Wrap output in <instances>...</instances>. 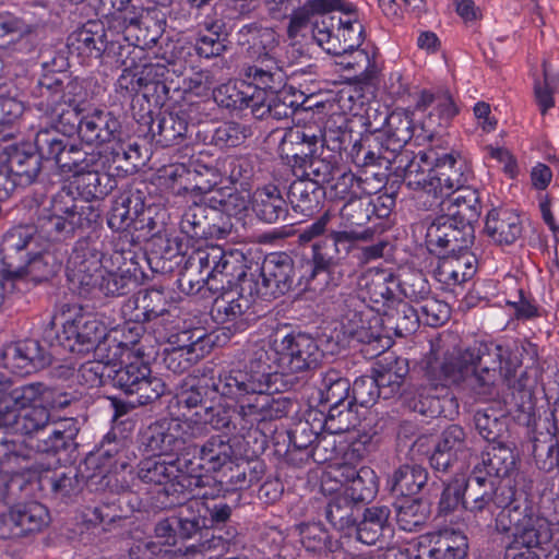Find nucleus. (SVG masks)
Returning a JSON list of instances; mask_svg holds the SVG:
<instances>
[{
  "label": "nucleus",
  "instance_id": "nucleus-1",
  "mask_svg": "<svg viewBox=\"0 0 559 559\" xmlns=\"http://www.w3.org/2000/svg\"><path fill=\"white\" fill-rule=\"evenodd\" d=\"M429 389L417 390L418 404L414 409L421 414L436 413L439 395L450 384L468 381L474 395L487 400L496 393L499 382L510 391L511 402L521 411L531 408L533 391L528 377L521 370V360L509 346L496 342H475L473 346L454 349L441 359L429 360L426 367Z\"/></svg>",
  "mask_w": 559,
  "mask_h": 559
},
{
  "label": "nucleus",
  "instance_id": "nucleus-2",
  "mask_svg": "<svg viewBox=\"0 0 559 559\" xmlns=\"http://www.w3.org/2000/svg\"><path fill=\"white\" fill-rule=\"evenodd\" d=\"M97 218L98 211L92 204L74 199L69 191H59L50 206L44 209L36 227L17 226L5 233L0 248L5 269L14 266L41 242L66 239L76 229L91 227Z\"/></svg>",
  "mask_w": 559,
  "mask_h": 559
},
{
  "label": "nucleus",
  "instance_id": "nucleus-3",
  "mask_svg": "<svg viewBox=\"0 0 559 559\" xmlns=\"http://www.w3.org/2000/svg\"><path fill=\"white\" fill-rule=\"evenodd\" d=\"M281 380L274 371L253 368L247 364L245 369L223 372L213 381V390L222 396L234 399L239 406V415L249 424L273 420L286 416L292 403L285 397H274L276 382Z\"/></svg>",
  "mask_w": 559,
  "mask_h": 559
},
{
  "label": "nucleus",
  "instance_id": "nucleus-4",
  "mask_svg": "<svg viewBox=\"0 0 559 559\" xmlns=\"http://www.w3.org/2000/svg\"><path fill=\"white\" fill-rule=\"evenodd\" d=\"M369 308L359 297H349L345 300L340 317V324L345 335L360 343H382L384 348L390 345L388 333L393 331L397 336L413 333L418 326V314L411 305L404 300H396L393 306L383 310Z\"/></svg>",
  "mask_w": 559,
  "mask_h": 559
},
{
  "label": "nucleus",
  "instance_id": "nucleus-5",
  "mask_svg": "<svg viewBox=\"0 0 559 559\" xmlns=\"http://www.w3.org/2000/svg\"><path fill=\"white\" fill-rule=\"evenodd\" d=\"M67 276L72 288L90 299L126 295L135 281L130 271L108 270L106 255L88 239L75 242L68 260Z\"/></svg>",
  "mask_w": 559,
  "mask_h": 559
},
{
  "label": "nucleus",
  "instance_id": "nucleus-6",
  "mask_svg": "<svg viewBox=\"0 0 559 559\" xmlns=\"http://www.w3.org/2000/svg\"><path fill=\"white\" fill-rule=\"evenodd\" d=\"M38 110L48 114L64 134L78 131L87 144H102L115 141L120 131L119 120L109 111L94 108L85 114L71 99H66L59 81L40 85Z\"/></svg>",
  "mask_w": 559,
  "mask_h": 559
},
{
  "label": "nucleus",
  "instance_id": "nucleus-7",
  "mask_svg": "<svg viewBox=\"0 0 559 559\" xmlns=\"http://www.w3.org/2000/svg\"><path fill=\"white\" fill-rule=\"evenodd\" d=\"M322 357L323 352L313 336L301 332L284 335L276 332L251 347L248 364L253 368H267L281 377L314 369Z\"/></svg>",
  "mask_w": 559,
  "mask_h": 559
},
{
  "label": "nucleus",
  "instance_id": "nucleus-8",
  "mask_svg": "<svg viewBox=\"0 0 559 559\" xmlns=\"http://www.w3.org/2000/svg\"><path fill=\"white\" fill-rule=\"evenodd\" d=\"M190 259L198 269L199 278L193 281L182 276L179 280L181 289L188 294H198L205 286L213 293L253 286L254 274L248 275L245 255L239 251H225L218 246H209L197 250Z\"/></svg>",
  "mask_w": 559,
  "mask_h": 559
},
{
  "label": "nucleus",
  "instance_id": "nucleus-9",
  "mask_svg": "<svg viewBox=\"0 0 559 559\" xmlns=\"http://www.w3.org/2000/svg\"><path fill=\"white\" fill-rule=\"evenodd\" d=\"M0 455L2 456L0 460L1 471L13 478L21 476L32 481L37 477L41 487H45L46 484L49 485L51 491L60 497H68L74 490L73 476L64 472H55L52 476H48L51 468L59 462L55 456H49L47 462L41 455L32 459L31 453L21 442L8 438L0 439Z\"/></svg>",
  "mask_w": 559,
  "mask_h": 559
},
{
  "label": "nucleus",
  "instance_id": "nucleus-10",
  "mask_svg": "<svg viewBox=\"0 0 559 559\" xmlns=\"http://www.w3.org/2000/svg\"><path fill=\"white\" fill-rule=\"evenodd\" d=\"M237 454L228 440L222 437H211L199 450L198 455H181V465L186 467L195 497L214 499L222 492V484L209 473L221 472L225 468L233 471Z\"/></svg>",
  "mask_w": 559,
  "mask_h": 559
},
{
  "label": "nucleus",
  "instance_id": "nucleus-11",
  "mask_svg": "<svg viewBox=\"0 0 559 559\" xmlns=\"http://www.w3.org/2000/svg\"><path fill=\"white\" fill-rule=\"evenodd\" d=\"M362 453L353 444L344 454V463H332L324 471L321 479L323 495H334L343 491L355 503L371 500L378 490L377 475L373 469L354 465L360 461Z\"/></svg>",
  "mask_w": 559,
  "mask_h": 559
},
{
  "label": "nucleus",
  "instance_id": "nucleus-12",
  "mask_svg": "<svg viewBox=\"0 0 559 559\" xmlns=\"http://www.w3.org/2000/svg\"><path fill=\"white\" fill-rule=\"evenodd\" d=\"M241 34L249 36L248 53L259 63L245 67L243 78L254 79L273 88H282L285 85L283 71L285 61L282 58V48L275 31L269 27L245 26Z\"/></svg>",
  "mask_w": 559,
  "mask_h": 559
},
{
  "label": "nucleus",
  "instance_id": "nucleus-13",
  "mask_svg": "<svg viewBox=\"0 0 559 559\" xmlns=\"http://www.w3.org/2000/svg\"><path fill=\"white\" fill-rule=\"evenodd\" d=\"M136 475L143 484L156 488L159 508H170L190 496L195 497L186 467L181 465V456L171 461L155 456L143 459L138 465Z\"/></svg>",
  "mask_w": 559,
  "mask_h": 559
},
{
  "label": "nucleus",
  "instance_id": "nucleus-14",
  "mask_svg": "<svg viewBox=\"0 0 559 559\" xmlns=\"http://www.w3.org/2000/svg\"><path fill=\"white\" fill-rule=\"evenodd\" d=\"M481 464L483 467L479 464L474 466L467 479V492L463 502V508L477 526L489 525L499 508L506 507L512 498L510 490L500 491L490 479L492 475L499 474L492 460L483 457Z\"/></svg>",
  "mask_w": 559,
  "mask_h": 559
},
{
  "label": "nucleus",
  "instance_id": "nucleus-15",
  "mask_svg": "<svg viewBox=\"0 0 559 559\" xmlns=\"http://www.w3.org/2000/svg\"><path fill=\"white\" fill-rule=\"evenodd\" d=\"M362 25L350 14L323 13L313 22L312 36L328 53L345 56L362 43Z\"/></svg>",
  "mask_w": 559,
  "mask_h": 559
},
{
  "label": "nucleus",
  "instance_id": "nucleus-16",
  "mask_svg": "<svg viewBox=\"0 0 559 559\" xmlns=\"http://www.w3.org/2000/svg\"><path fill=\"white\" fill-rule=\"evenodd\" d=\"M62 317V330L57 334V340L64 349L82 355L96 350L97 345L106 340L107 326L97 314L73 307Z\"/></svg>",
  "mask_w": 559,
  "mask_h": 559
},
{
  "label": "nucleus",
  "instance_id": "nucleus-17",
  "mask_svg": "<svg viewBox=\"0 0 559 559\" xmlns=\"http://www.w3.org/2000/svg\"><path fill=\"white\" fill-rule=\"evenodd\" d=\"M204 435V421L170 418L156 421L143 433L145 450L155 456L177 454L187 442Z\"/></svg>",
  "mask_w": 559,
  "mask_h": 559
},
{
  "label": "nucleus",
  "instance_id": "nucleus-18",
  "mask_svg": "<svg viewBox=\"0 0 559 559\" xmlns=\"http://www.w3.org/2000/svg\"><path fill=\"white\" fill-rule=\"evenodd\" d=\"M114 367L111 383L127 395H135L133 405H145L157 400L165 392L162 379L151 374L143 357L118 359Z\"/></svg>",
  "mask_w": 559,
  "mask_h": 559
},
{
  "label": "nucleus",
  "instance_id": "nucleus-19",
  "mask_svg": "<svg viewBox=\"0 0 559 559\" xmlns=\"http://www.w3.org/2000/svg\"><path fill=\"white\" fill-rule=\"evenodd\" d=\"M468 540L457 530L443 528L421 535L406 548L399 549L396 559H467Z\"/></svg>",
  "mask_w": 559,
  "mask_h": 559
},
{
  "label": "nucleus",
  "instance_id": "nucleus-20",
  "mask_svg": "<svg viewBox=\"0 0 559 559\" xmlns=\"http://www.w3.org/2000/svg\"><path fill=\"white\" fill-rule=\"evenodd\" d=\"M254 296L257 294L253 286L221 290L212 308L214 320L233 332L246 330L257 318Z\"/></svg>",
  "mask_w": 559,
  "mask_h": 559
},
{
  "label": "nucleus",
  "instance_id": "nucleus-21",
  "mask_svg": "<svg viewBox=\"0 0 559 559\" xmlns=\"http://www.w3.org/2000/svg\"><path fill=\"white\" fill-rule=\"evenodd\" d=\"M51 522L48 508L38 501L15 503L0 513V538L21 539L41 533Z\"/></svg>",
  "mask_w": 559,
  "mask_h": 559
},
{
  "label": "nucleus",
  "instance_id": "nucleus-22",
  "mask_svg": "<svg viewBox=\"0 0 559 559\" xmlns=\"http://www.w3.org/2000/svg\"><path fill=\"white\" fill-rule=\"evenodd\" d=\"M108 159H102V155L95 151L90 152V157L83 165L82 171H79L75 177V185L80 190L83 198H76V200H83L92 204L98 211V217H100V210L90 199H102L110 193L116 187V176H120L121 173H127L122 165H117L115 171L107 166ZM61 191L70 190L62 189ZM74 199L75 197L72 195ZM99 218H97L98 221Z\"/></svg>",
  "mask_w": 559,
  "mask_h": 559
},
{
  "label": "nucleus",
  "instance_id": "nucleus-23",
  "mask_svg": "<svg viewBox=\"0 0 559 559\" xmlns=\"http://www.w3.org/2000/svg\"><path fill=\"white\" fill-rule=\"evenodd\" d=\"M248 84L241 83L242 90L235 85L227 84L221 86L215 93V99L221 105L230 108H250L251 114L258 119H264L270 114L271 98L278 93L281 88H273L258 82L254 79H246Z\"/></svg>",
  "mask_w": 559,
  "mask_h": 559
},
{
  "label": "nucleus",
  "instance_id": "nucleus-24",
  "mask_svg": "<svg viewBox=\"0 0 559 559\" xmlns=\"http://www.w3.org/2000/svg\"><path fill=\"white\" fill-rule=\"evenodd\" d=\"M427 211L438 210L442 215L452 221V224L473 235V224L480 216V202L478 192L474 189H462L449 195L438 194L426 202Z\"/></svg>",
  "mask_w": 559,
  "mask_h": 559
},
{
  "label": "nucleus",
  "instance_id": "nucleus-25",
  "mask_svg": "<svg viewBox=\"0 0 559 559\" xmlns=\"http://www.w3.org/2000/svg\"><path fill=\"white\" fill-rule=\"evenodd\" d=\"M191 48L174 45L170 56L164 61L158 60L143 64L140 69L139 80L142 82L145 93H167L169 87L167 82L173 81V76L183 75L188 67V57L191 56Z\"/></svg>",
  "mask_w": 559,
  "mask_h": 559
},
{
  "label": "nucleus",
  "instance_id": "nucleus-26",
  "mask_svg": "<svg viewBox=\"0 0 559 559\" xmlns=\"http://www.w3.org/2000/svg\"><path fill=\"white\" fill-rule=\"evenodd\" d=\"M50 362L51 355L36 340L10 343L0 353V366L19 376L34 373Z\"/></svg>",
  "mask_w": 559,
  "mask_h": 559
},
{
  "label": "nucleus",
  "instance_id": "nucleus-27",
  "mask_svg": "<svg viewBox=\"0 0 559 559\" xmlns=\"http://www.w3.org/2000/svg\"><path fill=\"white\" fill-rule=\"evenodd\" d=\"M155 538L157 539L156 542L142 543L135 547L139 551H142L143 547L142 559H188L195 551L211 548L210 540H206L199 546L192 545L187 548L185 554L180 549H175L174 547L179 540L176 516L157 522Z\"/></svg>",
  "mask_w": 559,
  "mask_h": 559
},
{
  "label": "nucleus",
  "instance_id": "nucleus-28",
  "mask_svg": "<svg viewBox=\"0 0 559 559\" xmlns=\"http://www.w3.org/2000/svg\"><path fill=\"white\" fill-rule=\"evenodd\" d=\"M293 274L294 263L288 254H269L259 269L261 283L255 280L253 282L257 296L276 297L285 294L292 286Z\"/></svg>",
  "mask_w": 559,
  "mask_h": 559
},
{
  "label": "nucleus",
  "instance_id": "nucleus-29",
  "mask_svg": "<svg viewBox=\"0 0 559 559\" xmlns=\"http://www.w3.org/2000/svg\"><path fill=\"white\" fill-rule=\"evenodd\" d=\"M50 423V414L44 404H8L0 406V429L13 433L33 435L41 431Z\"/></svg>",
  "mask_w": 559,
  "mask_h": 559
},
{
  "label": "nucleus",
  "instance_id": "nucleus-30",
  "mask_svg": "<svg viewBox=\"0 0 559 559\" xmlns=\"http://www.w3.org/2000/svg\"><path fill=\"white\" fill-rule=\"evenodd\" d=\"M433 152L420 151L414 155L404 166L403 180L405 185L415 191L414 198L426 210V202L438 195V186L430 185L437 181V174L432 169Z\"/></svg>",
  "mask_w": 559,
  "mask_h": 559
},
{
  "label": "nucleus",
  "instance_id": "nucleus-31",
  "mask_svg": "<svg viewBox=\"0 0 559 559\" xmlns=\"http://www.w3.org/2000/svg\"><path fill=\"white\" fill-rule=\"evenodd\" d=\"M469 454L466 432L459 425H450L441 432L430 456V465L438 472H448L454 464L461 463L459 469H463Z\"/></svg>",
  "mask_w": 559,
  "mask_h": 559
},
{
  "label": "nucleus",
  "instance_id": "nucleus-32",
  "mask_svg": "<svg viewBox=\"0 0 559 559\" xmlns=\"http://www.w3.org/2000/svg\"><path fill=\"white\" fill-rule=\"evenodd\" d=\"M309 167L310 173L307 175L312 174L316 179L300 178L289 187V200L293 209L305 216H311L319 210L324 194L319 182L325 180L329 169V166L322 160H312Z\"/></svg>",
  "mask_w": 559,
  "mask_h": 559
},
{
  "label": "nucleus",
  "instance_id": "nucleus-33",
  "mask_svg": "<svg viewBox=\"0 0 559 559\" xmlns=\"http://www.w3.org/2000/svg\"><path fill=\"white\" fill-rule=\"evenodd\" d=\"M52 242H41L37 249L25 253L14 266L5 269L8 277L14 280L26 278L34 283H40L52 276L61 264V260L50 251Z\"/></svg>",
  "mask_w": 559,
  "mask_h": 559
},
{
  "label": "nucleus",
  "instance_id": "nucleus-34",
  "mask_svg": "<svg viewBox=\"0 0 559 559\" xmlns=\"http://www.w3.org/2000/svg\"><path fill=\"white\" fill-rule=\"evenodd\" d=\"M144 197L139 190L120 193L112 201L107 224L114 231H131L144 226Z\"/></svg>",
  "mask_w": 559,
  "mask_h": 559
},
{
  "label": "nucleus",
  "instance_id": "nucleus-35",
  "mask_svg": "<svg viewBox=\"0 0 559 559\" xmlns=\"http://www.w3.org/2000/svg\"><path fill=\"white\" fill-rule=\"evenodd\" d=\"M213 381L217 379H211L212 392ZM210 380L205 377L195 378L187 377L176 388L174 397L169 402V409L175 418L179 419H195L194 412H204L203 401L204 396L209 394Z\"/></svg>",
  "mask_w": 559,
  "mask_h": 559
},
{
  "label": "nucleus",
  "instance_id": "nucleus-36",
  "mask_svg": "<svg viewBox=\"0 0 559 559\" xmlns=\"http://www.w3.org/2000/svg\"><path fill=\"white\" fill-rule=\"evenodd\" d=\"M435 173L438 194L449 195L452 192L467 189L465 185L472 177L469 162L457 152L444 154L437 159Z\"/></svg>",
  "mask_w": 559,
  "mask_h": 559
},
{
  "label": "nucleus",
  "instance_id": "nucleus-37",
  "mask_svg": "<svg viewBox=\"0 0 559 559\" xmlns=\"http://www.w3.org/2000/svg\"><path fill=\"white\" fill-rule=\"evenodd\" d=\"M361 297L374 306L369 308L383 310L393 306L399 298L400 280L390 271H370L362 277Z\"/></svg>",
  "mask_w": 559,
  "mask_h": 559
},
{
  "label": "nucleus",
  "instance_id": "nucleus-38",
  "mask_svg": "<svg viewBox=\"0 0 559 559\" xmlns=\"http://www.w3.org/2000/svg\"><path fill=\"white\" fill-rule=\"evenodd\" d=\"M143 335V328L138 324H124L119 328L110 330L103 343H99V352L103 355L104 350L109 354L107 359H130L132 357H143L144 350L140 346V341Z\"/></svg>",
  "mask_w": 559,
  "mask_h": 559
},
{
  "label": "nucleus",
  "instance_id": "nucleus-39",
  "mask_svg": "<svg viewBox=\"0 0 559 559\" xmlns=\"http://www.w3.org/2000/svg\"><path fill=\"white\" fill-rule=\"evenodd\" d=\"M108 45L107 33L104 25L90 21L81 28L72 32L68 37V48L83 61L99 59Z\"/></svg>",
  "mask_w": 559,
  "mask_h": 559
},
{
  "label": "nucleus",
  "instance_id": "nucleus-40",
  "mask_svg": "<svg viewBox=\"0 0 559 559\" xmlns=\"http://www.w3.org/2000/svg\"><path fill=\"white\" fill-rule=\"evenodd\" d=\"M473 235L465 233L457 224H452L450 218L440 215L427 228L426 242L430 251L440 253L443 250L455 252L467 248Z\"/></svg>",
  "mask_w": 559,
  "mask_h": 559
},
{
  "label": "nucleus",
  "instance_id": "nucleus-41",
  "mask_svg": "<svg viewBox=\"0 0 559 559\" xmlns=\"http://www.w3.org/2000/svg\"><path fill=\"white\" fill-rule=\"evenodd\" d=\"M475 273L476 258L467 248H463L457 253L452 252L440 258L435 270V277L439 283L450 288L471 280Z\"/></svg>",
  "mask_w": 559,
  "mask_h": 559
},
{
  "label": "nucleus",
  "instance_id": "nucleus-42",
  "mask_svg": "<svg viewBox=\"0 0 559 559\" xmlns=\"http://www.w3.org/2000/svg\"><path fill=\"white\" fill-rule=\"evenodd\" d=\"M522 229L520 216L509 209H492L486 216L485 233L496 245L507 246L515 242Z\"/></svg>",
  "mask_w": 559,
  "mask_h": 559
},
{
  "label": "nucleus",
  "instance_id": "nucleus-43",
  "mask_svg": "<svg viewBox=\"0 0 559 559\" xmlns=\"http://www.w3.org/2000/svg\"><path fill=\"white\" fill-rule=\"evenodd\" d=\"M251 211L260 221L274 224L285 218L287 204L277 186L265 185L252 193Z\"/></svg>",
  "mask_w": 559,
  "mask_h": 559
},
{
  "label": "nucleus",
  "instance_id": "nucleus-44",
  "mask_svg": "<svg viewBox=\"0 0 559 559\" xmlns=\"http://www.w3.org/2000/svg\"><path fill=\"white\" fill-rule=\"evenodd\" d=\"M321 142V134H319L312 127H296L285 132L280 150L282 155L286 158L305 160L317 153L318 146Z\"/></svg>",
  "mask_w": 559,
  "mask_h": 559
},
{
  "label": "nucleus",
  "instance_id": "nucleus-45",
  "mask_svg": "<svg viewBox=\"0 0 559 559\" xmlns=\"http://www.w3.org/2000/svg\"><path fill=\"white\" fill-rule=\"evenodd\" d=\"M8 171L14 183L28 186L36 179L40 170V157L36 153L26 152L20 147H12L7 153Z\"/></svg>",
  "mask_w": 559,
  "mask_h": 559
},
{
  "label": "nucleus",
  "instance_id": "nucleus-46",
  "mask_svg": "<svg viewBox=\"0 0 559 559\" xmlns=\"http://www.w3.org/2000/svg\"><path fill=\"white\" fill-rule=\"evenodd\" d=\"M203 334L199 332L181 331L176 335H173L169 340L171 345L170 349H166L167 354L165 362L167 368L174 372H182L191 366L192 359L185 357V355H191L197 350Z\"/></svg>",
  "mask_w": 559,
  "mask_h": 559
},
{
  "label": "nucleus",
  "instance_id": "nucleus-47",
  "mask_svg": "<svg viewBox=\"0 0 559 559\" xmlns=\"http://www.w3.org/2000/svg\"><path fill=\"white\" fill-rule=\"evenodd\" d=\"M359 419L357 414L349 407V405H337L330 407L329 414L324 419L323 430L329 436H316L317 444L314 445V454L321 449H326L325 445L334 444V440L330 441L333 435L344 433L355 428Z\"/></svg>",
  "mask_w": 559,
  "mask_h": 559
},
{
  "label": "nucleus",
  "instance_id": "nucleus-48",
  "mask_svg": "<svg viewBox=\"0 0 559 559\" xmlns=\"http://www.w3.org/2000/svg\"><path fill=\"white\" fill-rule=\"evenodd\" d=\"M203 498L192 497L176 516L179 539H189L209 527L207 506Z\"/></svg>",
  "mask_w": 559,
  "mask_h": 559
},
{
  "label": "nucleus",
  "instance_id": "nucleus-49",
  "mask_svg": "<svg viewBox=\"0 0 559 559\" xmlns=\"http://www.w3.org/2000/svg\"><path fill=\"white\" fill-rule=\"evenodd\" d=\"M428 480L427 471L417 464L400 466L388 479V488L397 496L417 495Z\"/></svg>",
  "mask_w": 559,
  "mask_h": 559
},
{
  "label": "nucleus",
  "instance_id": "nucleus-50",
  "mask_svg": "<svg viewBox=\"0 0 559 559\" xmlns=\"http://www.w3.org/2000/svg\"><path fill=\"white\" fill-rule=\"evenodd\" d=\"M407 373L408 366L405 359L396 358L393 364L386 366L379 365L373 378L384 400L400 394Z\"/></svg>",
  "mask_w": 559,
  "mask_h": 559
},
{
  "label": "nucleus",
  "instance_id": "nucleus-51",
  "mask_svg": "<svg viewBox=\"0 0 559 559\" xmlns=\"http://www.w3.org/2000/svg\"><path fill=\"white\" fill-rule=\"evenodd\" d=\"M550 538L548 525L543 519L527 513L513 532V544L526 550L538 547Z\"/></svg>",
  "mask_w": 559,
  "mask_h": 559
},
{
  "label": "nucleus",
  "instance_id": "nucleus-52",
  "mask_svg": "<svg viewBox=\"0 0 559 559\" xmlns=\"http://www.w3.org/2000/svg\"><path fill=\"white\" fill-rule=\"evenodd\" d=\"M108 354L107 350H104L103 355H100L99 344L97 345L95 350L97 359L82 364L79 369L78 377L81 383L90 388H96L103 385L106 379L111 381L114 367H117V360L107 359L105 356Z\"/></svg>",
  "mask_w": 559,
  "mask_h": 559
},
{
  "label": "nucleus",
  "instance_id": "nucleus-53",
  "mask_svg": "<svg viewBox=\"0 0 559 559\" xmlns=\"http://www.w3.org/2000/svg\"><path fill=\"white\" fill-rule=\"evenodd\" d=\"M39 111L43 112L46 119V123H50L51 127H40V129L35 134L34 144L40 158L52 160L58 151H60L61 147H63L66 144V134L61 131L58 123L50 119L47 112L44 110Z\"/></svg>",
  "mask_w": 559,
  "mask_h": 559
},
{
  "label": "nucleus",
  "instance_id": "nucleus-54",
  "mask_svg": "<svg viewBox=\"0 0 559 559\" xmlns=\"http://www.w3.org/2000/svg\"><path fill=\"white\" fill-rule=\"evenodd\" d=\"M325 496L329 498L325 509L328 521L341 531L354 527L356 523L354 506L356 503L343 491Z\"/></svg>",
  "mask_w": 559,
  "mask_h": 559
},
{
  "label": "nucleus",
  "instance_id": "nucleus-55",
  "mask_svg": "<svg viewBox=\"0 0 559 559\" xmlns=\"http://www.w3.org/2000/svg\"><path fill=\"white\" fill-rule=\"evenodd\" d=\"M396 522L405 532H416L423 527L428 518L426 506L418 499L404 498L395 503Z\"/></svg>",
  "mask_w": 559,
  "mask_h": 559
},
{
  "label": "nucleus",
  "instance_id": "nucleus-56",
  "mask_svg": "<svg viewBox=\"0 0 559 559\" xmlns=\"http://www.w3.org/2000/svg\"><path fill=\"white\" fill-rule=\"evenodd\" d=\"M341 260L336 242L332 233L317 240L312 245V262L308 263L311 269L310 278L318 273L328 271L331 266L337 264Z\"/></svg>",
  "mask_w": 559,
  "mask_h": 559
},
{
  "label": "nucleus",
  "instance_id": "nucleus-57",
  "mask_svg": "<svg viewBox=\"0 0 559 559\" xmlns=\"http://www.w3.org/2000/svg\"><path fill=\"white\" fill-rule=\"evenodd\" d=\"M475 428L488 442L497 441L506 431V418L502 411L492 407L478 409L474 415Z\"/></svg>",
  "mask_w": 559,
  "mask_h": 559
},
{
  "label": "nucleus",
  "instance_id": "nucleus-58",
  "mask_svg": "<svg viewBox=\"0 0 559 559\" xmlns=\"http://www.w3.org/2000/svg\"><path fill=\"white\" fill-rule=\"evenodd\" d=\"M350 390L349 381L340 371L331 369L323 374L320 394L330 406L343 405Z\"/></svg>",
  "mask_w": 559,
  "mask_h": 559
},
{
  "label": "nucleus",
  "instance_id": "nucleus-59",
  "mask_svg": "<svg viewBox=\"0 0 559 559\" xmlns=\"http://www.w3.org/2000/svg\"><path fill=\"white\" fill-rule=\"evenodd\" d=\"M338 221V226L366 230L364 226L370 221V203L362 197L346 202L340 210Z\"/></svg>",
  "mask_w": 559,
  "mask_h": 559
},
{
  "label": "nucleus",
  "instance_id": "nucleus-60",
  "mask_svg": "<svg viewBox=\"0 0 559 559\" xmlns=\"http://www.w3.org/2000/svg\"><path fill=\"white\" fill-rule=\"evenodd\" d=\"M135 308L138 319L142 317L143 321H152L167 313V300L162 290L150 289L138 295Z\"/></svg>",
  "mask_w": 559,
  "mask_h": 559
},
{
  "label": "nucleus",
  "instance_id": "nucleus-61",
  "mask_svg": "<svg viewBox=\"0 0 559 559\" xmlns=\"http://www.w3.org/2000/svg\"><path fill=\"white\" fill-rule=\"evenodd\" d=\"M328 195L335 201L349 202L362 197L364 188L360 179L352 171H346L333 180L328 189Z\"/></svg>",
  "mask_w": 559,
  "mask_h": 559
},
{
  "label": "nucleus",
  "instance_id": "nucleus-62",
  "mask_svg": "<svg viewBox=\"0 0 559 559\" xmlns=\"http://www.w3.org/2000/svg\"><path fill=\"white\" fill-rule=\"evenodd\" d=\"M88 157L90 153L83 152L79 145L67 141L52 160L59 167L61 174L75 176L79 171H82Z\"/></svg>",
  "mask_w": 559,
  "mask_h": 559
},
{
  "label": "nucleus",
  "instance_id": "nucleus-63",
  "mask_svg": "<svg viewBox=\"0 0 559 559\" xmlns=\"http://www.w3.org/2000/svg\"><path fill=\"white\" fill-rule=\"evenodd\" d=\"M467 492V480L463 477H454L443 488L438 503L439 512L443 515L452 513L463 506Z\"/></svg>",
  "mask_w": 559,
  "mask_h": 559
},
{
  "label": "nucleus",
  "instance_id": "nucleus-64",
  "mask_svg": "<svg viewBox=\"0 0 559 559\" xmlns=\"http://www.w3.org/2000/svg\"><path fill=\"white\" fill-rule=\"evenodd\" d=\"M331 233L336 242L341 260L346 259L347 255L357 248L358 242L368 241L373 236L371 229L355 230L338 225L335 229H332Z\"/></svg>",
  "mask_w": 559,
  "mask_h": 559
}]
</instances>
